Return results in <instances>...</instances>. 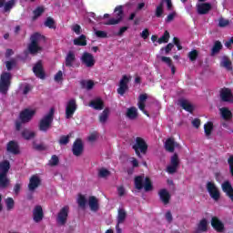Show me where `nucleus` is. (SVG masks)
Wrapping results in <instances>:
<instances>
[{
    "instance_id": "nucleus-28",
    "label": "nucleus",
    "mask_w": 233,
    "mask_h": 233,
    "mask_svg": "<svg viewBox=\"0 0 233 233\" xmlns=\"http://www.w3.org/2000/svg\"><path fill=\"white\" fill-rule=\"evenodd\" d=\"M127 219V211L125 210V208H118V214L116 217V227H118L119 228V225H121L122 223H125V220Z\"/></svg>"
},
{
    "instance_id": "nucleus-53",
    "label": "nucleus",
    "mask_w": 233,
    "mask_h": 233,
    "mask_svg": "<svg viewBox=\"0 0 233 233\" xmlns=\"http://www.w3.org/2000/svg\"><path fill=\"white\" fill-rule=\"evenodd\" d=\"M108 176H110V171L106 168H101L98 172L99 177H108Z\"/></svg>"
},
{
    "instance_id": "nucleus-17",
    "label": "nucleus",
    "mask_w": 233,
    "mask_h": 233,
    "mask_svg": "<svg viewBox=\"0 0 233 233\" xmlns=\"http://www.w3.org/2000/svg\"><path fill=\"white\" fill-rule=\"evenodd\" d=\"M41 186V178L37 175H34L29 179L28 190L29 192H35V189Z\"/></svg>"
},
{
    "instance_id": "nucleus-22",
    "label": "nucleus",
    "mask_w": 233,
    "mask_h": 233,
    "mask_svg": "<svg viewBox=\"0 0 233 233\" xmlns=\"http://www.w3.org/2000/svg\"><path fill=\"white\" fill-rule=\"evenodd\" d=\"M33 72L40 79H45V71L43 70V64L38 61L33 67Z\"/></svg>"
},
{
    "instance_id": "nucleus-40",
    "label": "nucleus",
    "mask_w": 233,
    "mask_h": 233,
    "mask_svg": "<svg viewBox=\"0 0 233 233\" xmlns=\"http://www.w3.org/2000/svg\"><path fill=\"white\" fill-rule=\"evenodd\" d=\"M22 137H24V139H26L27 141L30 139H34L35 137V132L29 129H24L22 131Z\"/></svg>"
},
{
    "instance_id": "nucleus-59",
    "label": "nucleus",
    "mask_w": 233,
    "mask_h": 233,
    "mask_svg": "<svg viewBox=\"0 0 233 233\" xmlns=\"http://www.w3.org/2000/svg\"><path fill=\"white\" fill-rule=\"evenodd\" d=\"M30 90H32V86L30 85H28V84H25L24 86L22 94H24V96H26V94H28V92H30Z\"/></svg>"
},
{
    "instance_id": "nucleus-48",
    "label": "nucleus",
    "mask_w": 233,
    "mask_h": 233,
    "mask_svg": "<svg viewBox=\"0 0 233 233\" xmlns=\"http://www.w3.org/2000/svg\"><path fill=\"white\" fill-rule=\"evenodd\" d=\"M45 26L47 28H53L56 29V21H54V18L52 17H47L44 23Z\"/></svg>"
},
{
    "instance_id": "nucleus-52",
    "label": "nucleus",
    "mask_w": 233,
    "mask_h": 233,
    "mask_svg": "<svg viewBox=\"0 0 233 233\" xmlns=\"http://www.w3.org/2000/svg\"><path fill=\"white\" fill-rule=\"evenodd\" d=\"M16 65L17 62L15 61V59H11L10 61L5 62V66L7 70H12V68H14V66H15Z\"/></svg>"
},
{
    "instance_id": "nucleus-6",
    "label": "nucleus",
    "mask_w": 233,
    "mask_h": 233,
    "mask_svg": "<svg viewBox=\"0 0 233 233\" xmlns=\"http://www.w3.org/2000/svg\"><path fill=\"white\" fill-rule=\"evenodd\" d=\"M133 150H135L137 157H143L141 154H147V150H148V145L145 142V139L142 137H136L135 144L132 146Z\"/></svg>"
},
{
    "instance_id": "nucleus-60",
    "label": "nucleus",
    "mask_w": 233,
    "mask_h": 233,
    "mask_svg": "<svg viewBox=\"0 0 233 233\" xmlns=\"http://www.w3.org/2000/svg\"><path fill=\"white\" fill-rule=\"evenodd\" d=\"M174 17H176V12L170 13L166 18V23H172V21H174Z\"/></svg>"
},
{
    "instance_id": "nucleus-27",
    "label": "nucleus",
    "mask_w": 233,
    "mask_h": 233,
    "mask_svg": "<svg viewBox=\"0 0 233 233\" xmlns=\"http://www.w3.org/2000/svg\"><path fill=\"white\" fill-rule=\"evenodd\" d=\"M6 150L10 154H19V145L17 144V142L12 140L7 144Z\"/></svg>"
},
{
    "instance_id": "nucleus-63",
    "label": "nucleus",
    "mask_w": 233,
    "mask_h": 233,
    "mask_svg": "<svg viewBox=\"0 0 233 233\" xmlns=\"http://www.w3.org/2000/svg\"><path fill=\"white\" fill-rule=\"evenodd\" d=\"M20 191H21V184L16 183L14 187V192H15V196L19 195Z\"/></svg>"
},
{
    "instance_id": "nucleus-31",
    "label": "nucleus",
    "mask_w": 233,
    "mask_h": 233,
    "mask_svg": "<svg viewBox=\"0 0 233 233\" xmlns=\"http://www.w3.org/2000/svg\"><path fill=\"white\" fill-rule=\"evenodd\" d=\"M220 66H222V68H226V70L231 72L232 61H230V58H228V56H222L221 61H220Z\"/></svg>"
},
{
    "instance_id": "nucleus-49",
    "label": "nucleus",
    "mask_w": 233,
    "mask_h": 233,
    "mask_svg": "<svg viewBox=\"0 0 233 233\" xmlns=\"http://www.w3.org/2000/svg\"><path fill=\"white\" fill-rule=\"evenodd\" d=\"M168 39H170V33H168V31H165L164 35L158 38L157 43L159 45L162 43H168Z\"/></svg>"
},
{
    "instance_id": "nucleus-4",
    "label": "nucleus",
    "mask_w": 233,
    "mask_h": 233,
    "mask_svg": "<svg viewBox=\"0 0 233 233\" xmlns=\"http://www.w3.org/2000/svg\"><path fill=\"white\" fill-rule=\"evenodd\" d=\"M10 85H12V74L3 72L0 76V94L6 96L10 90Z\"/></svg>"
},
{
    "instance_id": "nucleus-18",
    "label": "nucleus",
    "mask_w": 233,
    "mask_h": 233,
    "mask_svg": "<svg viewBox=\"0 0 233 233\" xmlns=\"http://www.w3.org/2000/svg\"><path fill=\"white\" fill-rule=\"evenodd\" d=\"M83 150H84L83 141L81 140V138H78L73 144L72 152L74 156H76V157H79V156L83 154Z\"/></svg>"
},
{
    "instance_id": "nucleus-16",
    "label": "nucleus",
    "mask_w": 233,
    "mask_h": 233,
    "mask_svg": "<svg viewBox=\"0 0 233 233\" xmlns=\"http://www.w3.org/2000/svg\"><path fill=\"white\" fill-rule=\"evenodd\" d=\"M165 3L167 5V10H172V0H161L160 4L157 6L155 11L156 17H161L163 15V6L165 5Z\"/></svg>"
},
{
    "instance_id": "nucleus-37",
    "label": "nucleus",
    "mask_w": 233,
    "mask_h": 233,
    "mask_svg": "<svg viewBox=\"0 0 233 233\" xmlns=\"http://www.w3.org/2000/svg\"><path fill=\"white\" fill-rule=\"evenodd\" d=\"M10 187V178L6 175H0V188L4 190Z\"/></svg>"
},
{
    "instance_id": "nucleus-30",
    "label": "nucleus",
    "mask_w": 233,
    "mask_h": 233,
    "mask_svg": "<svg viewBox=\"0 0 233 233\" xmlns=\"http://www.w3.org/2000/svg\"><path fill=\"white\" fill-rule=\"evenodd\" d=\"M126 116L131 121L137 119V116H138L137 108L135 106H131V107L127 108Z\"/></svg>"
},
{
    "instance_id": "nucleus-25",
    "label": "nucleus",
    "mask_w": 233,
    "mask_h": 233,
    "mask_svg": "<svg viewBox=\"0 0 233 233\" xmlns=\"http://www.w3.org/2000/svg\"><path fill=\"white\" fill-rule=\"evenodd\" d=\"M220 117L224 119V121H230L232 119V111L228 109V107H221L219 108Z\"/></svg>"
},
{
    "instance_id": "nucleus-54",
    "label": "nucleus",
    "mask_w": 233,
    "mask_h": 233,
    "mask_svg": "<svg viewBox=\"0 0 233 233\" xmlns=\"http://www.w3.org/2000/svg\"><path fill=\"white\" fill-rule=\"evenodd\" d=\"M5 205L7 207V210H12V208H14V205H15L14 198H6Z\"/></svg>"
},
{
    "instance_id": "nucleus-12",
    "label": "nucleus",
    "mask_w": 233,
    "mask_h": 233,
    "mask_svg": "<svg viewBox=\"0 0 233 233\" xmlns=\"http://www.w3.org/2000/svg\"><path fill=\"white\" fill-rule=\"evenodd\" d=\"M207 190H208L210 198H212V199H214V201H219V198H221V195L219 193V189H218V187H216L215 183L208 182L207 183Z\"/></svg>"
},
{
    "instance_id": "nucleus-7",
    "label": "nucleus",
    "mask_w": 233,
    "mask_h": 233,
    "mask_svg": "<svg viewBox=\"0 0 233 233\" xmlns=\"http://www.w3.org/2000/svg\"><path fill=\"white\" fill-rule=\"evenodd\" d=\"M70 212V208L68 206H65L56 216V224L58 227H65L66 222L68 221V213Z\"/></svg>"
},
{
    "instance_id": "nucleus-11",
    "label": "nucleus",
    "mask_w": 233,
    "mask_h": 233,
    "mask_svg": "<svg viewBox=\"0 0 233 233\" xmlns=\"http://www.w3.org/2000/svg\"><path fill=\"white\" fill-rule=\"evenodd\" d=\"M179 167V157L175 153L170 159V165L167 167V174H176Z\"/></svg>"
},
{
    "instance_id": "nucleus-50",
    "label": "nucleus",
    "mask_w": 233,
    "mask_h": 233,
    "mask_svg": "<svg viewBox=\"0 0 233 233\" xmlns=\"http://www.w3.org/2000/svg\"><path fill=\"white\" fill-rule=\"evenodd\" d=\"M49 165L51 167H57L59 165V157L56 155H53L49 160Z\"/></svg>"
},
{
    "instance_id": "nucleus-61",
    "label": "nucleus",
    "mask_w": 233,
    "mask_h": 233,
    "mask_svg": "<svg viewBox=\"0 0 233 233\" xmlns=\"http://www.w3.org/2000/svg\"><path fill=\"white\" fill-rule=\"evenodd\" d=\"M88 141H90L91 143H94V141H96L97 139V133H92L88 137H87Z\"/></svg>"
},
{
    "instance_id": "nucleus-10",
    "label": "nucleus",
    "mask_w": 233,
    "mask_h": 233,
    "mask_svg": "<svg viewBox=\"0 0 233 233\" xmlns=\"http://www.w3.org/2000/svg\"><path fill=\"white\" fill-rule=\"evenodd\" d=\"M130 79H132V76L127 75L122 76L117 88V94H119V96H125V93L128 90V83H130Z\"/></svg>"
},
{
    "instance_id": "nucleus-44",
    "label": "nucleus",
    "mask_w": 233,
    "mask_h": 233,
    "mask_svg": "<svg viewBox=\"0 0 233 233\" xmlns=\"http://www.w3.org/2000/svg\"><path fill=\"white\" fill-rule=\"evenodd\" d=\"M80 85L82 88H86V90H92L94 88V81L92 80H82Z\"/></svg>"
},
{
    "instance_id": "nucleus-33",
    "label": "nucleus",
    "mask_w": 233,
    "mask_h": 233,
    "mask_svg": "<svg viewBox=\"0 0 233 233\" xmlns=\"http://www.w3.org/2000/svg\"><path fill=\"white\" fill-rule=\"evenodd\" d=\"M208 230V221L202 218L197 226V232H207Z\"/></svg>"
},
{
    "instance_id": "nucleus-29",
    "label": "nucleus",
    "mask_w": 233,
    "mask_h": 233,
    "mask_svg": "<svg viewBox=\"0 0 233 233\" xmlns=\"http://www.w3.org/2000/svg\"><path fill=\"white\" fill-rule=\"evenodd\" d=\"M158 196L164 205H168V203L170 202V193H168L167 189H161L158 192Z\"/></svg>"
},
{
    "instance_id": "nucleus-55",
    "label": "nucleus",
    "mask_w": 233,
    "mask_h": 233,
    "mask_svg": "<svg viewBox=\"0 0 233 233\" xmlns=\"http://www.w3.org/2000/svg\"><path fill=\"white\" fill-rule=\"evenodd\" d=\"M95 35H96V37H100L101 39H105L107 37L106 32L99 31V30H96V29H95Z\"/></svg>"
},
{
    "instance_id": "nucleus-8",
    "label": "nucleus",
    "mask_w": 233,
    "mask_h": 233,
    "mask_svg": "<svg viewBox=\"0 0 233 233\" xmlns=\"http://www.w3.org/2000/svg\"><path fill=\"white\" fill-rule=\"evenodd\" d=\"M219 100L220 103H233V94L230 88H221L219 90Z\"/></svg>"
},
{
    "instance_id": "nucleus-15",
    "label": "nucleus",
    "mask_w": 233,
    "mask_h": 233,
    "mask_svg": "<svg viewBox=\"0 0 233 233\" xmlns=\"http://www.w3.org/2000/svg\"><path fill=\"white\" fill-rule=\"evenodd\" d=\"M76 110H77V104L76 99H70L66 106V119H70L74 116Z\"/></svg>"
},
{
    "instance_id": "nucleus-1",
    "label": "nucleus",
    "mask_w": 233,
    "mask_h": 233,
    "mask_svg": "<svg viewBox=\"0 0 233 233\" xmlns=\"http://www.w3.org/2000/svg\"><path fill=\"white\" fill-rule=\"evenodd\" d=\"M42 39L45 40V35L39 33H35L31 35L30 37L31 42L27 47L29 54H32V56H35V54L43 50V47L39 46V43H41Z\"/></svg>"
},
{
    "instance_id": "nucleus-19",
    "label": "nucleus",
    "mask_w": 233,
    "mask_h": 233,
    "mask_svg": "<svg viewBox=\"0 0 233 233\" xmlns=\"http://www.w3.org/2000/svg\"><path fill=\"white\" fill-rule=\"evenodd\" d=\"M43 218H45L43 208L41 206H35L33 209V219L35 223H41V221H43Z\"/></svg>"
},
{
    "instance_id": "nucleus-38",
    "label": "nucleus",
    "mask_w": 233,
    "mask_h": 233,
    "mask_svg": "<svg viewBox=\"0 0 233 233\" xmlns=\"http://www.w3.org/2000/svg\"><path fill=\"white\" fill-rule=\"evenodd\" d=\"M45 14V7L44 6H38L33 11V17L32 21H37L41 15Z\"/></svg>"
},
{
    "instance_id": "nucleus-56",
    "label": "nucleus",
    "mask_w": 233,
    "mask_h": 233,
    "mask_svg": "<svg viewBox=\"0 0 233 233\" xmlns=\"http://www.w3.org/2000/svg\"><path fill=\"white\" fill-rule=\"evenodd\" d=\"M161 61H162L163 63H166V65H167V66H169V68H170L171 66H174L172 65V59H170V57H167V56H161Z\"/></svg>"
},
{
    "instance_id": "nucleus-26",
    "label": "nucleus",
    "mask_w": 233,
    "mask_h": 233,
    "mask_svg": "<svg viewBox=\"0 0 233 233\" xmlns=\"http://www.w3.org/2000/svg\"><path fill=\"white\" fill-rule=\"evenodd\" d=\"M222 190L230 198L231 201H233V188L232 184H230L228 181H225L222 183Z\"/></svg>"
},
{
    "instance_id": "nucleus-3",
    "label": "nucleus",
    "mask_w": 233,
    "mask_h": 233,
    "mask_svg": "<svg viewBox=\"0 0 233 233\" xmlns=\"http://www.w3.org/2000/svg\"><path fill=\"white\" fill-rule=\"evenodd\" d=\"M135 188L137 190H145V192H150L153 186L149 177H145L144 176H138L135 177Z\"/></svg>"
},
{
    "instance_id": "nucleus-21",
    "label": "nucleus",
    "mask_w": 233,
    "mask_h": 233,
    "mask_svg": "<svg viewBox=\"0 0 233 233\" xmlns=\"http://www.w3.org/2000/svg\"><path fill=\"white\" fill-rule=\"evenodd\" d=\"M212 10V5L210 3H204L197 5V12L200 15H205Z\"/></svg>"
},
{
    "instance_id": "nucleus-47",
    "label": "nucleus",
    "mask_w": 233,
    "mask_h": 233,
    "mask_svg": "<svg viewBox=\"0 0 233 233\" xmlns=\"http://www.w3.org/2000/svg\"><path fill=\"white\" fill-rule=\"evenodd\" d=\"M76 201L80 208H85L86 207V198L85 195H79Z\"/></svg>"
},
{
    "instance_id": "nucleus-51",
    "label": "nucleus",
    "mask_w": 233,
    "mask_h": 233,
    "mask_svg": "<svg viewBox=\"0 0 233 233\" xmlns=\"http://www.w3.org/2000/svg\"><path fill=\"white\" fill-rule=\"evenodd\" d=\"M59 145H68L70 143V135L62 136L58 141Z\"/></svg>"
},
{
    "instance_id": "nucleus-64",
    "label": "nucleus",
    "mask_w": 233,
    "mask_h": 233,
    "mask_svg": "<svg viewBox=\"0 0 233 233\" xmlns=\"http://www.w3.org/2000/svg\"><path fill=\"white\" fill-rule=\"evenodd\" d=\"M228 161L231 176H233V156H230Z\"/></svg>"
},
{
    "instance_id": "nucleus-36",
    "label": "nucleus",
    "mask_w": 233,
    "mask_h": 233,
    "mask_svg": "<svg viewBox=\"0 0 233 233\" xmlns=\"http://www.w3.org/2000/svg\"><path fill=\"white\" fill-rule=\"evenodd\" d=\"M9 170L10 162L8 160H5L0 163V175L7 176Z\"/></svg>"
},
{
    "instance_id": "nucleus-14",
    "label": "nucleus",
    "mask_w": 233,
    "mask_h": 233,
    "mask_svg": "<svg viewBox=\"0 0 233 233\" xmlns=\"http://www.w3.org/2000/svg\"><path fill=\"white\" fill-rule=\"evenodd\" d=\"M164 148L165 150H167V152L174 153V150H176V148L181 150V145L176 142V140L173 137H169L164 143Z\"/></svg>"
},
{
    "instance_id": "nucleus-2",
    "label": "nucleus",
    "mask_w": 233,
    "mask_h": 233,
    "mask_svg": "<svg viewBox=\"0 0 233 233\" xmlns=\"http://www.w3.org/2000/svg\"><path fill=\"white\" fill-rule=\"evenodd\" d=\"M54 114H56V109L51 107L49 112L41 118L39 122V130H41V132H46V130L52 127Z\"/></svg>"
},
{
    "instance_id": "nucleus-23",
    "label": "nucleus",
    "mask_w": 233,
    "mask_h": 233,
    "mask_svg": "<svg viewBox=\"0 0 233 233\" xmlns=\"http://www.w3.org/2000/svg\"><path fill=\"white\" fill-rule=\"evenodd\" d=\"M211 227H213L217 232H223V228H225L223 222H221L218 217H213L211 218Z\"/></svg>"
},
{
    "instance_id": "nucleus-46",
    "label": "nucleus",
    "mask_w": 233,
    "mask_h": 233,
    "mask_svg": "<svg viewBox=\"0 0 233 233\" xmlns=\"http://www.w3.org/2000/svg\"><path fill=\"white\" fill-rule=\"evenodd\" d=\"M15 6V0H9L4 4V12H10Z\"/></svg>"
},
{
    "instance_id": "nucleus-45",
    "label": "nucleus",
    "mask_w": 233,
    "mask_h": 233,
    "mask_svg": "<svg viewBox=\"0 0 233 233\" xmlns=\"http://www.w3.org/2000/svg\"><path fill=\"white\" fill-rule=\"evenodd\" d=\"M187 57L188 59L194 63V61H196L198 59V57H199V51L193 49L191 50L188 54H187Z\"/></svg>"
},
{
    "instance_id": "nucleus-5",
    "label": "nucleus",
    "mask_w": 233,
    "mask_h": 233,
    "mask_svg": "<svg viewBox=\"0 0 233 233\" xmlns=\"http://www.w3.org/2000/svg\"><path fill=\"white\" fill-rule=\"evenodd\" d=\"M34 116H35V110L25 109L24 111H22L19 115V119L21 122L19 121L15 122V129L17 131L21 130V127L23 123H30Z\"/></svg>"
},
{
    "instance_id": "nucleus-41",
    "label": "nucleus",
    "mask_w": 233,
    "mask_h": 233,
    "mask_svg": "<svg viewBox=\"0 0 233 233\" xmlns=\"http://www.w3.org/2000/svg\"><path fill=\"white\" fill-rule=\"evenodd\" d=\"M223 48V45H221V42L216 41L212 49H211V54L210 56L214 57L216 54H219V51Z\"/></svg>"
},
{
    "instance_id": "nucleus-13",
    "label": "nucleus",
    "mask_w": 233,
    "mask_h": 233,
    "mask_svg": "<svg viewBox=\"0 0 233 233\" xmlns=\"http://www.w3.org/2000/svg\"><path fill=\"white\" fill-rule=\"evenodd\" d=\"M82 65H85L86 68H92L96 65V59L94 56L88 52H84L81 56Z\"/></svg>"
},
{
    "instance_id": "nucleus-42",
    "label": "nucleus",
    "mask_w": 233,
    "mask_h": 233,
    "mask_svg": "<svg viewBox=\"0 0 233 233\" xmlns=\"http://www.w3.org/2000/svg\"><path fill=\"white\" fill-rule=\"evenodd\" d=\"M212 130H214V124L212 122H208L204 126V132L206 134V137H210L212 135Z\"/></svg>"
},
{
    "instance_id": "nucleus-32",
    "label": "nucleus",
    "mask_w": 233,
    "mask_h": 233,
    "mask_svg": "<svg viewBox=\"0 0 233 233\" xmlns=\"http://www.w3.org/2000/svg\"><path fill=\"white\" fill-rule=\"evenodd\" d=\"M76 63V54L73 51H69L66 56V66L72 67Z\"/></svg>"
},
{
    "instance_id": "nucleus-24",
    "label": "nucleus",
    "mask_w": 233,
    "mask_h": 233,
    "mask_svg": "<svg viewBox=\"0 0 233 233\" xmlns=\"http://www.w3.org/2000/svg\"><path fill=\"white\" fill-rule=\"evenodd\" d=\"M88 205L92 212H97L99 210V200L95 196L89 197Z\"/></svg>"
},
{
    "instance_id": "nucleus-20",
    "label": "nucleus",
    "mask_w": 233,
    "mask_h": 233,
    "mask_svg": "<svg viewBox=\"0 0 233 233\" xmlns=\"http://www.w3.org/2000/svg\"><path fill=\"white\" fill-rule=\"evenodd\" d=\"M147 99H148V95L147 94H142L138 96V103L137 106L141 112H143L147 117H150V115H148V112L145 110Z\"/></svg>"
},
{
    "instance_id": "nucleus-58",
    "label": "nucleus",
    "mask_w": 233,
    "mask_h": 233,
    "mask_svg": "<svg viewBox=\"0 0 233 233\" xmlns=\"http://www.w3.org/2000/svg\"><path fill=\"white\" fill-rule=\"evenodd\" d=\"M228 20L225 19V18H220L218 20V26H220V28H224V26H228Z\"/></svg>"
},
{
    "instance_id": "nucleus-9",
    "label": "nucleus",
    "mask_w": 233,
    "mask_h": 233,
    "mask_svg": "<svg viewBox=\"0 0 233 233\" xmlns=\"http://www.w3.org/2000/svg\"><path fill=\"white\" fill-rule=\"evenodd\" d=\"M115 14H116V18H110L107 22L104 23L106 25H119L123 21V5H118L115 8Z\"/></svg>"
},
{
    "instance_id": "nucleus-43",
    "label": "nucleus",
    "mask_w": 233,
    "mask_h": 233,
    "mask_svg": "<svg viewBox=\"0 0 233 233\" xmlns=\"http://www.w3.org/2000/svg\"><path fill=\"white\" fill-rule=\"evenodd\" d=\"M110 114V110L108 108L104 109V111L99 116V122L105 125L108 120V115Z\"/></svg>"
},
{
    "instance_id": "nucleus-57",
    "label": "nucleus",
    "mask_w": 233,
    "mask_h": 233,
    "mask_svg": "<svg viewBox=\"0 0 233 233\" xmlns=\"http://www.w3.org/2000/svg\"><path fill=\"white\" fill-rule=\"evenodd\" d=\"M55 81L56 83H61V81H63V71H58L56 75H55Z\"/></svg>"
},
{
    "instance_id": "nucleus-39",
    "label": "nucleus",
    "mask_w": 233,
    "mask_h": 233,
    "mask_svg": "<svg viewBox=\"0 0 233 233\" xmlns=\"http://www.w3.org/2000/svg\"><path fill=\"white\" fill-rule=\"evenodd\" d=\"M73 43L76 46H86V36L81 35L78 38L74 39Z\"/></svg>"
},
{
    "instance_id": "nucleus-34",
    "label": "nucleus",
    "mask_w": 233,
    "mask_h": 233,
    "mask_svg": "<svg viewBox=\"0 0 233 233\" xmlns=\"http://www.w3.org/2000/svg\"><path fill=\"white\" fill-rule=\"evenodd\" d=\"M89 106H91L95 110H103V108H105V106L103 105V100H101V98H96L91 101Z\"/></svg>"
},
{
    "instance_id": "nucleus-62",
    "label": "nucleus",
    "mask_w": 233,
    "mask_h": 233,
    "mask_svg": "<svg viewBox=\"0 0 233 233\" xmlns=\"http://www.w3.org/2000/svg\"><path fill=\"white\" fill-rule=\"evenodd\" d=\"M148 35H150V33L148 32V29H145L144 31H142V33L140 34V37H142V39H147Z\"/></svg>"
},
{
    "instance_id": "nucleus-35",
    "label": "nucleus",
    "mask_w": 233,
    "mask_h": 233,
    "mask_svg": "<svg viewBox=\"0 0 233 233\" xmlns=\"http://www.w3.org/2000/svg\"><path fill=\"white\" fill-rule=\"evenodd\" d=\"M179 105L187 112H193V110H194V106H192L190 101H188L187 99H180L179 100Z\"/></svg>"
}]
</instances>
